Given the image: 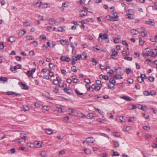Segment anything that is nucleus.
<instances>
[{"instance_id": "obj_1", "label": "nucleus", "mask_w": 157, "mask_h": 157, "mask_svg": "<svg viewBox=\"0 0 157 157\" xmlns=\"http://www.w3.org/2000/svg\"><path fill=\"white\" fill-rule=\"evenodd\" d=\"M95 141L94 138L92 137H89L87 138L83 142V144L85 146H87L91 143H93Z\"/></svg>"}, {"instance_id": "obj_2", "label": "nucleus", "mask_w": 157, "mask_h": 157, "mask_svg": "<svg viewBox=\"0 0 157 157\" xmlns=\"http://www.w3.org/2000/svg\"><path fill=\"white\" fill-rule=\"evenodd\" d=\"M151 52V50L147 48L143 52L142 55L144 58H146L149 56Z\"/></svg>"}, {"instance_id": "obj_3", "label": "nucleus", "mask_w": 157, "mask_h": 157, "mask_svg": "<svg viewBox=\"0 0 157 157\" xmlns=\"http://www.w3.org/2000/svg\"><path fill=\"white\" fill-rule=\"evenodd\" d=\"M114 17L111 16L110 15H108L106 16V18L109 21H117V18L118 17L117 15L115 16Z\"/></svg>"}, {"instance_id": "obj_4", "label": "nucleus", "mask_w": 157, "mask_h": 157, "mask_svg": "<svg viewBox=\"0 0 157 157\" xmlns=\"http://www.w3.org/2000/svg\"><path fill=\"white\" fill-rule=\"evenodd\" d=\"M21 138L18 139V140H20L17 142L18 144H21L22 142H23V141H22V140H26V135L24 134H21Z\"/></svg>"}, {"instance_id": "obj_5", "label": "nucleus", "mask_w": 157, "mask_h": 157, "mask_svg": "<svg viewBox=\"0 0 157 157\" xmlns=\"http://www.w3.org/2000/svg\"><path fill=\"white\" fill-rule=\"evenodd\" d=\"M66 111V112L69 114L71 115H75L76 110H75L72 109H67Z\"/></svg>"}, {"instance_id": "obj_6", "label": "nucleus", "mask_w": 157, "mask_h": 157, "mask_svg": "<svg viewBox=\"0 0 157 157\" xmlns=\"http://www.w3.org/2000/svg\"><path fill=\"white\" fill-rule=\"evenodd\" d=\"M18 84L23 89L27 90L29 89V88L28 86L25 85V84H24L23 83L21 82H18Z\"/></svg>"}, {"instance_id": "obj_7", "label": "nucleus", "mask_w": 157, "mask_h": 157, "mask_svg": "<svg viewBox=\"0 0 157 157\" xmlns=\"http://www.w3.org/2000/svg\"><path fill=\"white\" fill-rule=\"evenodd\" d=\"M62 79L61 78H59V77H57L56 78V79H54L53 81V83L56 85H58L59 82L61 81Z\"/></svg>"}, {"instance_id": "obj_8", "label": "nucleus", "mask_w": 157, "mask_h": 157, "mask_svg": "<svg viewBox=\"0 0 157 157\" xmlns=\"http://www.w3.org/2000/svg\"><path fill=\"white\" fill-rule=\"evenodd\" d=\"M86 80H88L89 81V82H86V84L85 85V86L87 88V90L89 91L90 90V86L89 85V83H91V81L88 79H85V81H86Z\"/></svg>"}, {"instance_id": "obj_9", "label": "nucleus", "mask_w": 157, "mask_h": 157, "mask_svg": "<svg viewBox=\"0 0 157 157\" xmlns=\"http://www.w3.org/2000/svg\"><path fill=\"white\" fill-rule=\"evenodd\" d=\"M99 37L102 39L105 40L108 38V36L107 33H105L103 34L102 33L99 34Z\"/></svg>"}, {"instance_id": "obj_10", "label": "nucleus", "mask_w": 157, "mask_h": 157, "mask_svg": "<svg viewBox=\"0 0 157 157\" xmlns=\"http://www.w3.org/2000/svg\"><path fill=\"white\" fill-rule=\"evenodd\" d=\"M42 3V2L39 0L38 1L36 2L35 4H33V6H35L36 7H38L40 8L41 5Z\"/></svg>"}, {"instance_id": "obj_11", "label": "nucleus", "mask_w": 157, "mask_h": 157, "mask_svg": "<svg viewBox=\"0 0 157 157\" xmlns=\"http://www.w3.org/2000/svg\"><path fill=\"white\" fill-rule=\"evenodd\" d=\"M150 56L152 57H155L156 56H157V49H155L154 51H151Z\"/></svg>"}, {"instance_id": "obj_12", "label": "nucleus", "mask_w": 157, "mask_h": 157, "mask_svg": "<svg viewBox=\"0 0 157 157\" xmlns=\"http://www.w3.org/2000/svg\"><path fill=\"white\" fill-rule=\"evenodd\" d=\"M48 21L49 23L51 25H53L57 22L56 20L54 18H50Z\"/></svg>"}, {"instance_id": "obj_13", "label": "nucleus", "mask_w": 157, "mask_h": 157, "mask_svg": "<svg viewBox=\"0 0 157 157\" xmlns=\"http://www.w3.org/2000/svg\"><path fill=\"white\" fill-rule=\"evenodd\" d=\"M87 11H85L84 10H82L80 13V15L79 17H83L87 15Z\"/></svg>"}, {"instance_id": "obj_14", "label": "nucleus", "mask_w": 157, "mask_h": 157, "mask_svg": "<svg viewBox=\"0 0 157 157\" xmlns=\"http://www.w3.org/2000/svg\"><path fill=\"white\" fill-rule=\"evenodd\" d=\"M145 23L146 24L151 26H154L155 24V23L151 21H145Z\"/></svg>"}, {"instance_id": "obj_15", "label": "nucleus", "mask_w": 157, "mask_h": 157, "mask_svg": "<svg viewBox=\"0 0 157 157\" xmlns=\"http://www.w3.org/2000/svg\"><path fill=\"white\" fill-rule=\"evenodd\" d=\"M99 78L101 79H104L105 80H108L109 79V77L108 76L102 74L99 75Z\"/></svg>"}, {"instance_id": "obj_16", "label": "nucleus", "mask_w": 157, "mask_h": 157, "mask_svg": "<svg viewBox=\"0 0 157 157\" xmlns=\"http://www.w3.org/2000/svg\"><path fill=\"white\" fill-rule=\"evenodd\" d=\"M64 91L68 94H70L72 92V90L71 89H68L65 88L64 89Z\"/></svg>"}, {"instance_id": "obj_17", "label": "nucleus", "mask_w": 157, "mask_h": 157, "mask_svg": "<svg viewBox=\"0 0 157 157\" xmlns=\"http://www.w3.org/2000/svg\"><path fill=\"white\" fill-rule=\"evenodd\" d=\"M146 106L145 105H137L136 106L133 105V108H144Z\"/></svg>"}, {"instance_id": "obj_18", "label": "nucleus", "mask_w": 157, "mask_h": 157, "mask_svg": "<svg viewBox=\"0 0 157 157\" xmlns=\"http://www.w3.org/2000/svg\"><path fill=\"white\" fill-rule=\"evenodd\" d=\"M130 32L132 35H137L138 33H140L138 31L134 29H131Z\"/></svg>"}, {"instance_id": "obj_19", "label": "nucleus", "mask_w": 157, "mask_h": 157, "mask_svg": "<svg viewBox=\"0 0 157 157\" xmlns=\"http://www.w3.org/2000/svg\"><path fill=\"white\" fill-rule=\"evenodd\" d=\"M6 94L8 95H11L13 94H15L16 96L20 95V94L16 93L13 91H8L6 92Z\"/></svg>"}, {"instance_id": "obj_20", "label": "nucleus", "mask_w": 157, "mask_h": 157, "mask_svg": "<svg viewBox=\"0 0 157 157\" xmlns=\"http://www.w3.org/2000/svg\"><path fill=\"white\" fill-rule=\"evenodd\" d=\"M121 98L126 101H131V98L129 96H123L121 97Z\"/></svg>"}, {"instance_id": "obj_21", "label": "nucleus", "mask_w": 157, "mask_h": 157, "mask_svg": "<svg viewBox=\"0 0 157 157\" xmlns=\"http://www.w3.org/2000/svg\"><path fill=\"white\" fill-rule=\"evenodd\" d=\"M91 87L92 89H97L98 90H99L101 88V87L99 86H95L94 85H92Z\"/></svg>"}, {"instance_id": "obj_22", "label": "nucleus", "mask_w": 157, "mask_h": 157, "mask_svg": "<svg viewBox=\"0 0 157 157\" xmlns=\"http://www.w3.org/2000/svg\"><path fill=\"white\" fill-rule=\"evenodd\" d=\"M81 59L83 60H85L87 57V55L85 52H83L81 55Z\"/></svg>"}, {"instance_id": "obj_23", "label": "nucleus", "mask_w": 157, "mask_h": 157, "mask_svg": "<svg viewBox=\"0 0 157 157\" xmlns=\"http://www.w3.org/2000/svg\"><path fill=\"white\" fill-rule=\"evenodd\" d=\"M94 116V114L92 113H89L86 115V118L88 119H91Z\"/></svg>"}, {"instance_id": "obj_24", "label": "nucleus", "mask_w": 157, "mask_h": 157, "mask_svg": "<svg viewBox=\"0 0 157 157\" xmlns=\"http://www.w3.org/2000/svg\"><path fill=\"white\" fill-rule=\"evenodd\" d=\"M118 52H116L115 53H113L110 56V57L111 58L114 59H116V58L115 57L117 56L118 55Z\"/></svg>"}, {"instance_id": "obj_25", "label": "nucleus", "mask_w": 157, "mask_h": 157, "mask_svg": "<svg viewBox=\"0 0 157 157\" xmlns=\"http://www.w3.org/2000/svg\"><path fill=\"white\" fill-rule=\"evenodd\" d=\"M112 142L113 143V145L115 147H117L119 146V144L118 141L113 140Z\"/></svg>"}, {"instance_id": "obj_26", "label": "nucleus", "mask_w": 157, "mask_h": 157, "mask_svg": "<svg viewBox=\"0 0 157 157\" xmlns=\"http://www.w3.org/2000/svg\"><path fill=\"white\" fill-rule=\"evenodd\" d=\"M8 41L12 43L15 41V39L14 37L11 36L8 39Z\"/></svg>"}, {"instance_id": "obj_27", "label": "nucleus", "mask_w": 157, "mask_h": 157, "mask_svg": "<svg viewBox=\"0 0 157 157\" xmlns=\"http://www.w3.org/2000/svg\"><path fill=\"white\" fill-rule=\"evenodd\" d=\"M26 31L24 30H22L20 31L18 33V35L21 36H23L24 34H25Z\"/></svg>"}, {"instance_id": "obj_28", "label": "nucleus", "mask_w": 157, "mask_h": 157, "mask_svg": "<svg viewBox=\"0 0 157 157\" xmlns=\"http://www.w3.org/2000/svg\"><path fill=\"white\" fill-rule=\"evenodd\" d=\"M137 80L140 83H142L144 81L143 78H141L140 77H137Z\"/></svg>"}, {"instance_id": "obj_29", "label": "nucleus", "mask_w": 157, "mask_h": 157, "mask_svg": "<svg viewBox=\"0 0 157 157\" xmlns=\"http://www.w3.org/2000/svg\"><path fill=\"white\" fill-rule=\"evenodd\" d=\"M46 133L50 135L52 134V133L53 132L52 130L48 129L46 130Z\"/></svg>"}, {"instance_id": "obj_30", "label": "nucleus", "mask_w": 157, "mask_h": 157, "mask_svg": "<svg viewBox=\"0 0 157 157\" xmlns=\"http://www.w3.org/2000/svg\"><path fill=\"white\" fill-rule=\"evenodd\" d=\"M26 74L29 77H30L33 74V73L29 71H27L26 73Z\"/></svg>"}, {"instance_id": "obj_31", "label": "nucleus", "mask_w": 157, "mask_h": 157, "mask_svg": "<svg viewBox=\"0 0 157 157\" xmlns=\"http://www.w3.org/2000/svg\"><path fill=\"white\" fill-rule=\"evenodd\" d=\"M26 38L29 40H33L34 39L33 37L31 36H26Z\"/></svg>"}, {"instance_id": "obj_32", "label": "nucleus", "mask_w": 157, "mask_h": 157, "mask_svg": "<svg viewBox=\"0 0 157 157\" xmlns=\"http://www.w3.org/2000/svg\"><path fill=\"white\" fill-rule=\"evenodd\" d=\"M72 71L74 72H76L77 71V69L75 66H73L71 67Z\"/></svg>"}, {"instance_id": "obj_33", "label": "nucleus", "mask_w": 157, "mask_h": 157, "mask_svg": "<svg viewBox=\"0 0 157 157\" xmlns=\"http://www.w3.org/2000/svg\"><path fill=\"white\" fill-rule=\"evenodd\" d=\"M84 151L85 153H86L87 155H89L90 154V151L89 149H84Z\"/></svg>"}, {"instance_id": "obj_34", "label": "nucleus", "mask_w": 157, "mask_h": 157, "mask_svg": "<svg viewBox=\"0 0 157 157\" xmlns=\"http://www.w3.org/2000/svg\"><path fill=\"white\" fill-rule=\"evenodd\" d=\"M96 121L99 123H104L105 121L104 119L101 118H98L96 120Z\"/></svg>"}, {"instance_id": "obj_35", "label": "nucleus", "mask_w": 157, "mask_h": 157, "mask_svg": "<svg viewBox=\"0 0 157 157\" xmlns=\"http://www.w3.org/2000/svg\"><path fill=\"white\" fill-rule=\"evenodd\" d=\"M85 20L87 22H93L94 21L91 18H88L86 19Z\"/></svg>"}, {"instance_id": "obj_36", "label": "nucleus", "mask_w": 157, "mask_h": 157, "mask_svg": "<svg viewBox=\"0 0 157 157\" xmlns=\"http://www.w3.org/2000/svg\"><path fill=\"white\" fill-rule=\"evenodd\" d=\"M98 156L101 157H107V154L106 153H102L98 155Z\"/></svg>"}, {"instance_id": "obj_37", "label": "nucleus", "mask_w": 157, "mask_h": 157, "mask_svg": "<svg viewBox=\"0 0 157 157\" xmlns=\"http://www.w3.org/2000/svg\"><path fill=\"white\" fill-rule=\"evenodd\" d=\"M113 135L115 136L119 137L120 136V134L119 132H115L113 133Z\"/></svg>"}, {"instance_id": "obj_38", "label": "nucleus", "mask_w": 157, "mask_h": 157, "mask_svg": "<svg viewBox=\"0 0 157 157\" xmlns=\"http://www.w3.org/2000/svg\"><path fill=\"white\" fill-rule=\"evenodd\" d=\"M120 155V154L117 152L114 151L113 154L112 155V156H118Z\"/></svg>"}, {"instance_id": "obj_39", "label": "nucleus", "mask_w": 157, "mask_h": 157, "mask_svg": "<svg viewBox=\"0 0 157 157\" xmlns=\"http://www.w3.org/2000/svg\"><path fill=\"white\" fill-rule=\"evenodd\" d=\"M124 59L128 61H131L132 60V58L130 57H125Z\"/></svg>"}, {"instance_id": "obj_40", "label": "nucleus", "mask_w": 157, "mask_h": 157, "mask_svg": "<svg viewBox=\"0 0 157 157\" xmlns=\"http://www.w3.org/2000/svg\"><path fill=\"white\" fill-rule=\"evenodd\" d=\"M0 81L6 82L7 81V78L6 77H0Z\"/></svg>"}, {"instance_id": "obj_41", "label": "nucleus", "mask_w": 157, "mask_h": 157, "mask_svg": "<svg viewBox=\"0 0 157 157\" xmlns=\"http://www.w3.org/2000/svg\"><path fill=\"white\" fill-rule=\"evenodd\" d=\"M134 121V117H129L128 119V121L129 122H132Z\"/></svg>"}, {"instance_id": "obj_42", "label": "nucleus", "mask_w": 157, "mask_h": 157, "mask_svg": "<svg viewBox=\"0 0 157 157\" xmlns=\"http://www.w3.org/2000/svg\"><path fill=\"white\" fill-rule=\"evenodd\" d=\"M119 119L121 122H124L125 121V120L124 118V117L122 116H120L119 117Z\"/></svg>"}, {"instance_id": "obj_43", "label": "nucleus", "mask_w": 157, "mask_h": 157, "mask_svg": "<svg viewBox=\"0 0 157 157\" xmlns=\"http://www.w3.org/2000/svg\"><path fill=\"white\" fill-rule=\"evenodd\" d=\"M155 78L153 77L150 76L148 77V80L151 82H153L154 81Z\"/></svg>"}, {"instance_id": "obj_44", "label": "nucleus", "mask_w": 157, "mask_h": 157, "mask_svg": "<svg viewBox=\"0 0 157 157\" xmlns=\"http://www.w3.org/2000/svg\"><path fill=\"white\" fill-rule=\"evenodd\" d=\"M109 82L110 83L114 84L116 82V81L114 79L111 78L109 79Z\"/></svg>"}, {"instance_id": "obj_45", "label": "nucleus", "mask_w": 157, "mask_h": 157, "mask_svg": "<svg viewBox=\"0 0 157 157\" xmlns=\"http://www.w3.org/2000/svg\"><path fill=\"white\" fill-rule=\"evenodd\" d=\"M75 92H76V93L78 95H82L83 94V93H80L79 92V91L78 90V89H76L75 90Z\"/></svg>"}, {"instance_id": "obj_46", "label": "nucleus", "mask_w": 157, "mask_h": 157, "mask_svg": "<svg viewBox=\"0 0 157 157\" xmlns=\"http://www.w3.org/2000/svg\"><path fill=\"white\" fill-rule=\"evenodd\" d=\"M65 109H56V111L59 112L60 110L61 111V112H65V111H64Z\"/></svg>"}, {"instance_id": "obj_47", "label": "nucleus", "mask_w": 157, "mask_h": 157, "mask_svg": "<svg viewBox=\"0 0 157 157\" xmlns=\"http://www.w3.org/2000/svg\"><path fill=\"white\" fill-rule=\"evenodd\" d=\"M55 66L54 63H50L49 65V66L51 68H53Z\"/></svg>"}, {"instance_id": "obj_48", "label": "nucleus", "mask_w": 157, "mask_h": 157, "mask_svg": "<svg viewBox=\"0 0 157 157\" xmlns=\"http://www.w3.org/2000/svg\"><path fill=\"white\" fill-rule=\"evenodd\" d=\"M40 154L42 156L45 157V156H46V153L44 151H41L40 152Z\"/></svg>"}, {"instance_id": "obj_49", "label": "nucleus", "mask_w": 157, "mask_h": 157, "mask_svg": "<svg viewBox=\"0 0 157 157\" xmlns=\"http://www.w3.org/2000/svg\"><path fill=\"white\" fill-rule=\"evenodd\" d=\"M40 38L42 39L45 40L46 39V37L44 35H42L40 36Z\"/></svg>"}, {"instance_id": "obj_50", "label": "nucleus", "mask_w": 157, "mask_h": 157, "mask_svg": "<svg viewBox=\"0 0 157 157\" xmlns=\"http://www.w3.org/2000/svg\"><path fill=\"white\" fill-rule=\"evenodd\" d=\"M139 42L140 45H142L144 44L142 40V39L141 37H139Z\"/></svg>"}, {"instance_id": "obj_51", "label": "nucleus", "mask_w": 157, "mask_h": 157, "mask_svg": "<svg viewBox=\"0 0 157 157\" xmlns=\"http://www.w3.org/2000/svg\"><path fill=\"white\" fill-rule=\"evenodd\" d=\"M63 30V27H60L58 28V31L60 32H62Z\"/></svg>"}, {"instance_id": "obj_52", "label": "nucleus", "mask_w": 157, "mask_h": 157, "mask_svg": "<svg viewBox=\"0 0 157 157\" xmlns=\"http://www.w3.org/2000/svg\"><path fill=\"white\" fill-rule=\"evenodd\" d=\"M143 117H144L146 119H147L149 117V115L147 114L143 113Z\"/></svg>"}, {"instance_id": "obj_53", "label": "nucleus", "mask_w": 157, "mask_h": 157, "mask_svg": "<svg viewBox=\"0 0 157 157\" xmlns=\"http://www.w3.org/2000/svg\"><path fill=\"white\" fill-rule=\"evenodd\" d=\"M156 94L155 92L153 91H151L149 92V95H153Z\"/></svg>"}, {"instance_id": "obj_54", "label": "nucleus", "mask_w": 157, "mask_h": 157, "mask_svg": "<svg viewBox=\"0 0 157 157\" xmlns=\"http://www.w3.org/2000/svg\"><path fill=\"white\" fill-rule=\"evenodd\" d=\"M4 48V45L3 42L0 43V49H3Z\"/></svg>"}, {"instance_id": "obj_55", "label": "nucleus", "mask_w": 157, "mask_h": 157, "mask_svg": "<svg viewBox=\"0 0 157 157\" xmlns=\"http://www.w3.org/2000/svg\"><path fill=\"white\" fill-rule=\"evenodd\" d=\"M92 63L94 65H97V63L94 58H93L92 59Z\"/></svg>"}, {"instance_id": "obj_56", "label": "nucleus", "mask_w": 157, "mask_h": 157, "mask_svg": "<svg viewBox=\"0 0 157 157\" xmlns=\"http://www.w3.org/2000/svg\"><path fill=\"white\" fill-rule=\"evenodd\" d=\"M101 136H104L106 138H108L109 139V137L108 136V135H107V134H105V133H101Z\"/></svg>"}, {"instance_id": "obj_57", "label": "nucleus", "mask_w": 157, "mask_h": 157, "mask_svg": "<svg viewBox=\"0 0 157 157\" xmlns=\"http://www.w3.org/2000/svg\"><path fill=\"white\" fill-rule=\"evenodd\" d=\"M71 60L70 58L69 57H66L64 61H65L66 62H69Z\"/></svg>"}, {"instance_id": "obj_58", "label": "nucleus", "mask_w": 157, "mask_h": 157, "mask_svg": "<svg viewBox=\"0 0 157 157\" xmlns=\"http://www.w3.org/2000/svg\"><path fill=\"white\" fill-rule=\"evenodd\" d=\"M95 111L98 112L100 114H102V112L101 111L100 109H95Z\"/></svg>"}, {"instance_id": "obj_59", "label": "nucleus", "mask_w": 157, "mask_h": 157, "mask_svg": "<svg viewBox=\"0 0 157 157\" xmlns=\"http://www.w3.org/2000/svg\"><path fill=\"white\" fill-rule=\"evenodd\" d=\"M122 44L124 45H126V46H128V44L125 40H123L122 41Z\"/></svg>"}, {"instance_id": "obj_60", "label": "nucleus", "mask_w": 157, "mask_h": 157, "mask_svg": "<svg viewBox=\"0 0 157 157\" xmlns=\"http://www.w3.org/2000/svg\"><path fill=\"white\" fill-rule=\"evenodd\" d=\"M65 152L64 150H62L60 151L59 152V155H63L65 153Z\"/></svg>"}, {"instance_id": "obj_61", "label": "nucleus", "mask_w": 157, "mask_h": 157, "mask_svg": "<svg viewBox=\"0 0 157 157\" xmlns=\"http://www.w3.org/2000/svg\"><path fill=\"white\" fill-rule=\"evenodd\" d=\"M126 73L127 74H129L130 72L131 71V70L128 68H126Z\"/></svg>"}, {"instance_id": "obj_62", "label": "nucleus", "mask_w": 157, "mask_h": 157, "mask_svg": "<svg viewBox=\"0 0 157 157\" xmlns=\"http://www.w3.org/2000/svg\"><path fill=\"white\" fill-rule=\"evenodd\" d=\"M16 67H15V66L14 67H12L10 68V69L12 71H15L17 69H16Z\"/></svg>"}, {"instance_id": "obj_63", "label": "nucleus", "mask_w": 157, "mask_h": 157, "mask_svg": "<svg viewBox=\"0 0 157 157\" xmlns=\"http://www.w3.org/2000/svg\"><path fill=\"white\" fill-rule=\"evenodd\" d=\"M23 25L25 26H28L30 25V24L28 22H25L23 23Z\"/></svg>"}, {"instance_id": "obj_64", "label": "nucleus", "mask_w": 157, "mask_h": 157, "mask_svg": "<svg viewBox=\"0 0 157 157\" xmlns=\"http://www.w3.org/2000/svg\"><path fill=\"white\" fill-rule=\"evenodd\" d=\"M141 36H142L144 37L147 36V34H146L144 31H142L141 33Z\"/></svg>"}]
</instances>
